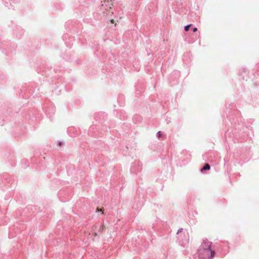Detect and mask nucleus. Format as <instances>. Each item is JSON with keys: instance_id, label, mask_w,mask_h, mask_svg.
<instances>
[{"instance_id": "obj_8", "label": "nucleus", "mask_w": 259, "mask_h": 259, "mask_svg": "<svg viewBox=\"0 0 259 259\" xmlns=\"http://www.w3.org/2000/svg\"><path fill=\"white\" fill-rule=\"evenodd\" d=\"M192 30L193 32H195L197 31V28L196 27H193L192 28Z\"/></svg>"}, {"instance_id": "obj_11", "label": "nucleus", "mask_w": 259, "mask_h": 259, "mask_svg": "<svg viewBox=\"0 0 259 259\" xmlns=\"http://www.w3.org/2000/svg\"><path fill=\"white\" fill-rule=\"evenodd\" d=\"M188 241V240L187 239H185V240H182V242L183 243H185L187 242Z\"/></svg>"}, {"instance_id": "obj_9", "label": "nucleus", "mask_w": 259, "mask_h": 259, "mask_svg": "<svg viewBox=\"0 0 259 259\" xmlns=\"http://www.w3.org/2000/svg\"><path fill=\"white\" fill-rule=\"evenodd\" d=\"M161 132H160V131L158 132L157 133V137H160L161 136Z\"/></svg>"}, {"instance_id": "obj_12", "label": "nucleus", "mask_w": 259, "mask_h": 259, "mask_svg": "<svg viewBox=\"0 0 259 259\" xmlns=\"http://www.w3.org/2000/svg\"><path fill=\"white\" fill-rule=\"evenodd\" d=\"M110 21L112 23H114V20L113 19H111Z\"/></svg>"}, {"instance_id": "obj_14", "label": "nucleus", "mask_w": 259, "mask_h": 259, "mask_svg": "<svg viewBox=\"0 0 259 259\" xmlns=\"http://www.w3.org/2000/svg\"><path fill=\"white\" fill-rule=\"evenodd\" d=\"M110 13L113 14V12H110V11H109V12H108V14H110Z\"/></svg>"}, {"instance_id": "obj_4", "label": "nucleus", "mask_w": 259, "mask_h": 259, "mask_svg": "<svg viewBox=\"0 0 259 259\" xmlns=\"http://www.w3.org/2000/svg\"><path fill=\"white\" fill-rule=\"evenodd\" d=\"M107 6V5L106 4V2H104V4H102V6H101V9L103 10V9H105V10H106L107 11H108V8L109 9H111V7L110 6H108L107 7V8H106L105 7H106Z\"/></svg>"}, {"instance_id": "obj_2", "label": "nucleus", "mask_w": 259, "mask_h": 259, "mask_svg": "<svg viewBox=\"0 0 259 259\" xmlns=\"http://www.w3.org/2000/svg\"><path fill=\"white\" fill-rule=\"evenodd\" d=\"M141 169L140 162H135L132 164L131 167V172L133 174H136L138 171Z\"/></svg>"}, {"instance_id": "obj_13", "label": "nucleus", "mask_w": 259, "mask_h": 259, "mask_svg": "<svg viewBox=\"0 0 259 259\" xmlns=\"http://www.w3.org/2000/svg\"><path fill=\"white\" fill-rule=\"evenodd\" d=\"M62 143L61 142H59V145H60V146H61V145H62Z\"/></svg>"}, {"instance_id": "obj_7", "label": "nucleus", "mask_w": 259, "mask_h": 259, "mask_svg": "<svg viewBox=\"0 0 259 259\" xmlns=\"http://www.w3.org/2000/svg\"><path fill=\"white\" fill-rule=\"evenodd\" d=\"M229 251V247H227V248L226 249H224V251L223 252H222V255H224L225 254H226Z\"/></svg>"}, {"instance_id": "obj_5", "label": "nucleus", "mask_w": 259, "mask_h": 259, "mask_svg": "<svg viewBox=\"0 0 259 259\" xmlns=\"http://www.w3.org/2000/svg\"><path fill=\"white\" fill-rule=\"evenodd\" d=\"M191 25H192V24H188V25L185 26L184 27V30L186 31H188L189 30V28Z\"/></svg>"}, {"instance_id": "obj_6", "label": "nucleus", "mask_w": 259, "mask_h": 259, "mask_svg": "<svg viewBox=\"0 0 259 259\" xmlns=\"http://www.w3.org/2000/svg\"><path fill=\"white\" fill-rule=\"evenodd\" d=\"M175 74L176 75L177 78H178L180 76V73L179 71H175L174 72Z\"/></svg>"}, {"instance_id": "obj_1", "label": "nucleus", "mask_w": 259, "mask_h": 259, "mask_svg": "<svg viewBox=\"0 0 259 259\" xmlns=\"http://www.w3.org/2000/svg\"><path fill=\"white\" fill-rule=\"evenodd\" d=\"M211 242L207 239L203 240L195 255V257H198V259H211L213 257L215 252L211 250Z\"/></svg>"}, {"instance_id": "obj_3", "label": "nucleus", "mask_w": 259, "mask_h": 259, "mask_svg": "<svg viewBox=\"0 0 259 259\" xmlns=\"http://www.w3.org/2000/svg\"><path fill=\"white\" fill-rule=\"evenodd\" d=\"M210 168V166L209 164L205 163L204 166L201 168V171H203V170H208Z\"/></svg>"}, {"instance_id": "obj_10", "label": "nucleus", "mask_w": 259, "mask_h": 259, "mask_svg": "<svg viewBox=\"0 0 259 259\" xmlns=\"http://www.w3.org/2000/svg\"><path fill=\"white\" fill-rule=\"evenodd\" d=\"M182 231H183L182 228L179 229L178 231H177V234H179L180 233L182 232Z\"/></svg>"}]
</instances>
